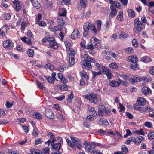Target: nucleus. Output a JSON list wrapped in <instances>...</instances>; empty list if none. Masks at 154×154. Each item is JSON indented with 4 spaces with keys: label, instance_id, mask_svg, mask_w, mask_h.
<instances>
[{
    "label": "nucleus",
    "instance_id": "473e14b6",
    "mask_svg": "<svg viewBox=\"0 0 154 154\" xmlns=\"http://www.w3.org/2000/svg\"><path fill=\"white\" fill-rule=\"evenodd\" d=\"M137 62H135L134 63H131L130 67L133 69H137L138 66V64Z\"/></svg>",
    "mask_w": 154,
    "mask_h": 154
},
{
    "label": "nucleus",
    "instance_id": "412c9836",
    "mask_svg": "<svg viewBox=\"0 0 154 154\" xmlns=\"http://www.w3.org/2000/svg\"><path fill=\"white\" fill-rule=\"evenodd\" d=\"M21 39L24 42L30 45H32V42L30 38H28L26 37H24L23 38H21Z\"/></svg>",
    "mask_w": 154,
    "mask_h": 154
},
{
    "label": "nucleus",
    "instance_id": "f704fd0d",
    "mask_svg": "<svg viewBox=\"0 0 154 154\" xmlns=\"http://www.w3.org/2000/svg\"><path fill=\"white\" fill-rule=\"evenodd\" d=\"M101 107H103L104 112H105L106 114L108 116L111 115V112L109 109L105 107L103 105H101Z\"/></svg>",
    "mask_w": 154,
    "mask_h": 154
},
{
    "label": "nucleus",
    "instance_id": "6e6552de",
    "mask_svg": "<svg viewBox=\"0 0 154 154\" xmlns=\"http://www.w3.org/2000/svg\"><path fill=\"white\" fill-rule=\"evenodd\" d=\"M129 81L132 84L136 82L137 81H144L146 82H148L149 81L148 79L146 77H138L136 78V79H135L134 78L129 79Z\"/></svg>",
    "mask_w": 154,
    "mask_h": 154
},
{
    "label": "nucleus",
    "instance_id": "72a5a7b5",
    "mask_svg": "<svg viewBox=\"0 0 154 154\" xmlns=\"http://www.w3.org/2000/svg\"><path fill=\"white\" fill-rule=\"evenodd\" d=\"M134 26H141L142 25V23L140 21L139 18H137L135 19L134 20Z\"/></svg>",
    "mask_w": 154,
    "mask_h": 154
},
{
    "label": "nucleus",
    "instance_id": "e433bc0d",
    "mask_svg": "<svg viewBox=\"0 0 154 154\" xmlns=\"http://www.w3.org/2000/svg\"><path fill=\"white\" fill-rule=\"evenodd\" d=\"M89 26L90 27V29H92V32L94 34H96L97 33V30L94 24L93 23L91 24L90 23Z\"/></svg>",
    "mask_w": 154,
    "mask_h": 154
},
{
    "label": "nucleus",
    "instance_id": "58836bf2",
    "mask_svg": "<svg viewBox=\"0 0 154 154\" xmlns=\"http://www.w3.org/2000/svg\"><path fill=\"white\" fill-rule=\"evenodd\" d=\"M142 28L141 26H134V32H140L142 30Z\"/></svg>",
    "mask_w": 154,
    "mask_h": 154
},
{
    "label": "nucleus",
    "instance_id": "a211bd4d",
    "mask_svg": "<svg viewBox=\"0 0 154 154\" xmlns=\"http://www.w3.org/2000/svg\"><path fill=\"white\" fill-rule=\"evenodd\" d=\"M95 39L96 38L95 37H92L90 39V44H91L94 48H97L98 46L97 44V42H96Z\"/></svg>",
    "mask_w": 154,
    "mask_h": 154
},
{
    "label": "nucleus",
    "instance_id": "20e7f679",
    "mask_svg": "<svg viewBox=\"0 0 154 154\" xmlns=\"http://www.w3.org/2000/svg\"><path fill=\"white\" fill-rule=\"evenodd\" d=\"M96 145L95 143L94 142L91 143V144L90 143H88L85 147V149L88 152H92L94 150Z\"/></svg>",
    "mask_w": 154,
    "mask_h": 154
},
{
    "label": "nucleus",
    "instance_id": "774afa93",
    "mask_svg": "<svg viewBox=\"0 0 154 154\" xmlns=\"http://www.w3.org/2000/svg\"><path fill=\"white\" fill-rule=\"evenodd\" d=\"M42 150L44 154H49V148L46 149V148H43L42 149Z\"/></svg>",
    "mask_w": 154,
    "mask_h": 154
},
{
    "label": "nucleus",
    "instance_id": "cd10ccee",
    "mask_svg": "<svg viewBox=\"0 0 154 154\" xmlns=\"http://www.w3.org/2000/svg\"><path fill=\"white\" fill-rule=\"evenodd\" d=\"M128 36L129 35L128 34L122 32L119 34V37L120 39L123 40L128 37Z\"/></svg>",
    "mask_w": 154,
    "mask_h": 154
},
{
    "label": "nucleus",
    "instance_id": "49530a36",
    "mask_svg": "<svg viewBox=\"0 0 154 154\" xmlns=\"http://www.w3.org/2000/svg\"><path fill=\"white\" fill-rule=\"evenodd\" d=\"M27 54L28 56L31 57H33L34 55V51L31 49H29L27 51Z\"/></svg>",
    "mask_w": 154,
    "mask_h": 154
},
{
    "label": "nucleus",
    "instance_id": "338daca9",
    "mask_svg": "<svg viewBox=\"0 0 154 154\" xmlns=\"http://www.w3.org/2000/svg\"><path fill=\"white\" fill-rule=\"evenodd\" d=\"M75 62V60L74 57H69V62L70 64L73 65L74 64Z\"/></svg>",
    "mask_w": 154,
    "mask_h": 154
},
{
    "label": "nucleus",
    "instance_id": "a878e982",
    "mask_svg": "<svg viewBox=\"0 0 154 154\" xmlns=\"http://www.w3.org/2000/svg\"><path fill=\"white\" fill-rule=\"evenodd\" d=\"M96 116L93 114L89 115L86 118V119L88 122L91 121L96 119Z\"/></svg>",
    "mask_w": 154,
    "mask_h": 154
},
{
    "label": "nucleus",
    "instance_id": "c756f323",
    "mask_svg": "<svg viewBox=\"0 0 154 154\" xmlns=\"http://www.w3.org/2000/svg\"><path fill=\"white\" fill-rule=\"evenodd\" d=\"M33 117L34 119H36L38 120L42 119V117L41 115L38 112H36L33 114Z\"/></svg>",
    "mask_w": 154,
    "mask_h": 154
},
{
    "label": "nucleus",
    "instance_id": "2f4dec72",
    "mask_svg": "<svg viewBox=\"0 0 154 154\" xmlns=\"http://www.w3.org/2000/svg\"><path fill=\"white\" fill-rule=\"evenodd\" d=\"M123 13L122 11H120L117 16V19L120 21H122L124 19L123 17Z\"/></svg>",
    "mask_w": 154,
    "mask_h": 154
},
{
    "label": "nucleus",
    "instance_id": "864d4df0",
    "mask_svg": "<svg viewBox=\"0 0 154 154\" xmlns=\"http://www.w3.org/2000/svg\"><path fill=\"white\" fill-rule=\"evenodd\" d=\"M31 152L32 154H41L40 153V151L39 150L37 149H33L31 150ZM41 154H42V152H41Z\"/></svg>",
    "mask_w": 154,
    "mask_h": 154
},
{
    "label": "nucleus",
    "instance_id": "ea45409f",
    "mask_svg": "<svg viewBox=\"0 0 154 154\" xmlns=\"http://www.w3.org/2000/svg\"><path fill=\"white\" fill-rule=\"evenodd\" d=\"M28 25L27 23L25 21H23L22 22L21 25V29L22 31H23L25 29V28L26 26H27Z\"/></svg>",
    "mask_w": 154,
    "mask_h": 154
},
{
    "label": "nucleus",
    "instance_id": "aec40b11",
    "mask_svg": "<svg viewBox=\"0 0 154 154\" xmlns=\"http://www.w3.org/2000/svg\"><path fill=\"white\" fill-rule=\"evenodd\" d=\"M57 21L59 26H62L65 24L62 18L60 16L57 17Z\"/></svg>",
    "mask_w": 154,
    "mask_h": 154
},
{
    "label": "nucleus",
    "instance_id": "680f3d73",
    "mask_svg": "<svg viewBox=\"0 0 154 154\" xmlns=\"http://www.w3.org/2000/svg\"><path fill=\"white\" fill-rule=\"evenodd\" d=\"M132 44L133 46L135 47H137L138 46L137 41L135 39H133L132 41Z\"/></svg>",
    "mask_w": 154,
    "mask_h": 154
},
{
    "label": "nucleus",
    "instance_id": "79ce46f5",
    "mask_svg": "<svg viewBox=\"0 0 154 154\" xmlns=\"http://www.w3.org/2000/svg\"><path fill=\"white\" fill-rule=\"evenodd\" d=\"M92 73L93 74V78H94L97 75H100L101 74V70H100L98 72H96L94 71H92Z\"/></svg>",
    "mask_w": 154,
    "mask_h": 154
},
{
    "label": "nucleus",
    "instance_id": "e2e57ef3",
    "mask_svg": "<svg viewBox=\"0 0 154 154\" xmlns=\"http://www.w3.org/2000/svg\"><path fill=\"white\" fill-rule=\"evenodd\" d=\"M38 24L41 27H45L46 26V23L44 21H39L38 22Z\"/></svg>",
    "mask_w": 154,
    "mask_h": 154
},
{
    "label": "nucleus",
    "instance_id": "c9c22d12",
    "mask_svg": "<svg viewBox=\"0 0 154 154\" xmlns=\"http://www.w3.org/2000/svg\"><path fill=\"white\" fill-rule=\"evenodd\" d=\"M111 71L110 70H108L105 72L104 74H106L109 79H110L113 76V75L111 73Z\"/></svg>",
    "mask_w": 154,
    "mask_h": 154
},
{
    "label": "nucleus",
    "instance_id": "4d7b16f0",
    "mask_svg": "<svg viewBox=\"0 0 154 154\" xmlns=\"http://www.w3.org/2000/svg\"><path fill=\"white\" fill-rule=\"evenodd\" d=\"M29 126H22V128L25 133H27L29 130Z\"/></svg>",
    "mask_w": 154,
    "mask_h": 154
},
{
    "label": "nucleus",
    "instance_id": "a19ab883",
    "mask_svg": "<svg viewBox=\"0 0 154 154\" xmlns=\"http://www.w3.org/2000/svg\"><path fill=\"white\" fill-rule=\"evenodd\" d=\"M65 45L66 47V50L67 51H71V48H70L71 46L70 43L68 41H65L64 42Z\"/></svg>",
    "mask_w": 154,
    "mask_h": 154
},
{
    "label": "nucleus",
    "instance_id": "0e129e2a",
    "mask_svg": "<svg viewBox=\"0 0 154 154\" xmlns=\"http://www.w3.org/2000/svg\"><path fill=\"white\" fill-rule=\"evenodd\" d=\"M94 63V65L96 67V70H99L100 69V64L95 61H94V62H93Z\"/></svg>",
    "mask_w": 154,
    "mask_h": 154
},
{
    "label": "nucleus",
    "instance_id": "052dcab7",
    "mask_svg": "<svg viewBox=\"0 0 154 154\" xmlns=\"http://www.w3.org/2000/svg\"><path fill=\"white\" fill-rule=\"evenodd\" d=\"M85 41L84 39H82L81 41V42L80 44V45L81 47L82 48H85L86 47L85 45Z\"/></svg>",
    "mask_w": 154,
    "mask_h": 154
},
{
    "label": "nucleus",
    "instance_id": "bb28decb",
    "mask_svg": "<svg viewBox=\"0 0 154 154\" xmlns=\"http://www.w3.org/2000/svg\"><path fill=\"white\" fill-rule=\"evenodd\" d=\"M127 12L128 16L131 17H134L135 16V13L134 11L131 9H128Z\"/></svg>",
    "mask_w": 154,
    "mask_h": 154
},
{
    "label": "nucleus",
    "instance_id": "c03bdc74",
    "mask_svg": "<svg viewBox=\"0 0 154 154\" xmlns=\"http://www.w3.org/2000/svg\"><path fill=\"white\" fill-rule=\"evenodd\" d=\"M97 27L98 32H99L101 30V21L100 20H98L97 21Z\"/></svg>",
    "mask_w": 154,
    "mask_h": 154
},
{
    "label": "nucleus",
    "instance_id": "f257e3e1",
    "mask_svg": "<svg viewBox=\"0 0 154 154\" xmlns=\"http://www.w3.org/2000/svg\"><path fill=\"white\" fill-rule=\"evenodd\" d=\"M84 97L91 102L94 104H96L98 101L97 96L96 94L93 93L84 96Z\"/></svg>",
    "mask_w": 154,
    "mask_h": 154
},
{
    "label": "nucleus",
    "instance_id": "7c9ffc66",
    "mask_svg": "<svg viewBox=\"0 0 154 154\" xmlns=\"http://www.w3.org/2000/svg\"><path fill=\"white\" fill-rule=\"evenodd\" d=\"M49 45L51 48L54 49H57L58 47L57 43L54 42L50 43Z\"/></svg>",
    "mask_w": 154,
    "mask_h": 154
},
{
    "label": "nucleus",
    "instance_id": "4468645a",
    "mask_svg": "<svg viewBox=\"0 0 154 154\" xmlns=\"http://www.w3.org/2000/svg\"><path fill=\"white\" fill-rule=\"evenodd\" d=\"M33 6L37 9H39L41 7V4L37 0H30Z\"/></svg>",
    "mask_w": 154,
    "mask_h": 154
},
{
    "label": "nucleus",
    "instance_id": "de8ad7c7",
    "mask_svg": "<svg viewBox=\"0 0 154 154\" xmlns=\"http://www.w3.org/2000/svg\"><path fill=\"white\" fill-rule=\"evenodd\" d=\"M46 68H47L51 71H52L54 69V67L50 63H48L46 64L45 66Z\"/></svg>",
    "mask_w": 154,
    "mask_h": 154
},
{
    "label": "nucleus",
    "instance_id": "4c0bfd02",
    "mask_svg": "<svg viewBox=\"0 0 154 154\" xmlns=\"http://www.w3.org/2000/svg\"><path fill=\"white\" fill-rule=\"evenodd\" d=\"M87 0H81L80 4L82 7L85 8L86 7Z\"/></svg>",
    "mask_w": 154,
    "mask_h": 154
},
{
    "label": "nucleus",
    "instance_id": "6ab92c4d",
    "mask_svg": "<svg viewBox=\"0 0 154 154\" xmlns=\"http://www.w3.org/2000/svg\"><path fill=\"white\" fill-rule=\"evenodd\" d=\"M142 93L145 95H147L151 92V90L147 87H144L142 89Z\"/></svg>",
    "mask_w": 154,
    "mask_h": 154
},
{
    "label": "nucleus",
    "instance_id": "f3484780",
    "mask_svg": "<svg viewBox=\"0 0 154 154\" xmlns=\"http://www.w3.org/2000/svg\"><path fill=\"white\" fill-rule=\"evenodd\" d=\"M7 25L3 26L0 29V34L2 36H5V34L7 32Z\"/></svg>",
    "mask_w": 154,
    "mask_h": 154
},
{
    "label": "nucleus",
    "instance_id": "2eb2a0df",
    "mask_svg": "<svg viewBox=\"0 0 154 154\" xmlns=\"http://www.w3.org/2000/svg\"><path fill=\"white\" fill-rule=\"evenodd\" d=\"M61 147V143H54L52 145V149L54 151H59Z\"/></svg>",
    "mask_w": 154,
    "mask_h": 154
},
{
    "label": "nucleus",
    "instance_id": "4be33fe9",
    "mask_svg": "<svg viewBox=\"0 0 154 154\" xmlns=\"http://www.w3.org/2000/svg\"><path fill=\"white\" fill-rule=\"evenodd\" d=\"M140 61L147 63L152 61L151 59L148 56H145L140 58Z\"/></svg>",
    "mask_w": 154,
    "mask_h": 154
},
{
    "label": "nucleus",
    "instance_id": "09e8293b",
    "mask_svg": "<svg viewBox=\"0 0 154 154\" xmlns=\"http://www.w3.org/2000/svg\"><path fill=\"white\" fill-rule=\"evenodd\" d=\"M135 133L138 135H144L145 133L143 131V129H140L139 130H136L135 131Z\"/></svg>",
    "mask_w": 154,
    "mask_h": 154
},
{
    "label": "nucleus",
    "instance_id": "9b49d317",
    "mask_svg": "<svg viewBox=\"0 0 154 154\" xmlns=\"http://www.w3.org/2000/svg\"><path fill=\"white\" fill-rule=\"evenodd\" d=\"M82 67L83 69L89 70L92 68V66L90 63L88 62H84L82 61Z\"/></svg>",
    "mask_w": 154,
    "mask_h": 154
},
{
    "label": "nucleus",
    "instance_id": "a18cd8bd",
    "mask_svg": "<svg viewBox=\"0 0 154 154\" xmlns=\"http://www.w3.org/2000/svg\"><path fill=\"white\" fill-rule=\"evenodd\" d=\"M119 76L120 77L122 78L125 81H126L129 79V76L125 74L122 73L121 74H119Z\"/></svg>",
    "mask_w": 154,
    "mask_h": 154
},
{
    "label": "nucleus",
    "instance_id": "423d86ee",
    "mask_svg": "<svg viewBox=\"0 0 154 154\" xmlns=\"http://www.w3.org/2000/svg\"><path fill=\"white\" fill-rule=\"evenodd\" d=\"M71 38L73 39H78L80 37V33L77 29H75L71 34Z\"/></svg>",
    "mask_w": 154,
    "mask_h": 154
},
{
    "label": "nucleus",
    "instance_id": "dca6fc26",
    "mask_svg": "<svg viewBox=\"0 0 154 154\" xmlns=\"http://www.w3.org/2000/svg\"><path fill=\"white\" fill-rule=\"evenodd\" d=\"M127 61L130 62L131 63H134L135 62H137V56H134L133 55L130 56L127 58Z\"/></svg>",
    "mask_w": 154,
    "mask_h": 154
},
{
    "label": "nucleus",
    "instance_id": "c85d7f7f",
    "mask_svg": "<svg viewBox=\"0 0 154 154\" xmlns=\"http://www.w3.org/2000/svg\"><path fill=\"white\" fill-rule=\"evenodd\" d=\"M111 23V21L110 19V17H107L106 20V23L105 25L106 27L108 28L109 27Z\"/></svg>",
    "mask_w": 154,
    "mask_h": 154
},
{
    "label": "nucleus",
    "instance_id": "39448f33",
    "mask_svg": "<svg viewBox=\"0 0 154 154\" xmlns=\"http://www.w3.org/2000/svg\"><path fill=\"white\" fill-rule=\"evenodd\" d=\"M122 83V80L119 79L109 81V85L112 87L119 86Z\"/></svg>",
    "mask_w": 154,
    "mask_h": 154
},
{
    "label": "nucleus",
    "instance_id": "7ed1b4c3",
    "mask_svg": "<svg viewBox=\"0 0 154 154\" xmlns=\"http://www.w3.org/2000/svg\"><path fill=\"white\" fill-rule=\"evenodd\" d=\"M14 45V43L11 40H9L4 41L3 42V47L6 49L10 50L12 49Z\"/></svg>",
    "mask_w": 154,
    "mask_h": 154
},
{
    "label": "nucleus",
    "instance_id": "9d476101",
    "mask_svg": "<svg viewBox=\"0 0 154 154\" xmlns=\"http://www.w3.org/2000/svg\"><path fill=\"white\" fill-rule=\"evenodd\" d=\"M111 12L109 14V17L112 18L115 16L117 14V11L116 7L114 5L110 7Z\"/></svg>",
    "mask_w": 154,
    "mask_h": 154
},
{
    "label": "nucleus",
    "instance_id": "603ef678",
    "mask_svg": "<svg viewBox=\"0 0 154 154\" xmlns=\"http://www.w3.org/2000/svg\"><path fill=\"white\" fill-rule=\"evenodd\" d=\"M36 82L38 86V87L40 89L43 90L44 89V87L43 85L38 80H36Z\"/></svg>",
    "mask_w": 154,
    "mask_h": 154
},
{
    "label": "nucleus",
    "instance_id": "69168bd1",
    "mask_svg": "<svg viewBox=\"0 0 154 154\" xmlns=\"http://www.w3.org/2000/svg\"><path fill=\"white\" fill-rule=\"evenodd\" d=\"M150 73L152 75H154V66H151L149 68Z\"/></svg>",
    "mask_w": 154,
    "mask_h": 154
},
{
    "label": "nucleus",
    "instance_id": "1a4fd4ad",
    "mask_svg": "<svg viewBox=\"0 0 154 154\" xmlns=\"http://www.w3.org/2000/svg\"><path fill=\"white\" fill-rule=\"evenodd\" d=\"M81 58L84 59V60L82 61L86 62H94L95 60L94 58H91L87 54H84L83 56L81 55Z\"/></svg>",
    "mask_w": 154,
    "mask_h": 154
},
{
    "label": "nucleus",
    "instance_id": "37998d69",
    "mask_svg": "<svg viewBox=\"0 0 154 154\" xmlns=\"http://www.w3.org/2000/svg\"><path fill=\"white\" fill-rule=\"evenodd\" d=\"M109 66L112 69H117L118 68V66L116 63L113 62L109 64Z\"/></svg>",
    "mask_w": 154,
    "mask_h": 154
},
{
    "label": "nucleus",
    "instance_id": "5fc2aeb1",
    "mask_svg": "<svg viewBox=\"0 0 154 154\" xmlns=\"http://www.w3.org/2000/svg\"><path fill=\"white\" fill-rule=\"evenodd\" d=\"M94 47L90 44H87L86 46L85 49H90L91 50H92L94 49Z\"/></svg>",
    "mask_w": 154,
    "mask_h": 154
},
{
    "label": "nucleus",
    "instance_id": "3c124183",
    "mask_svg": "<svg viewBox=\"0 0 154 154\" xmlns=\"http://www.w3.org/2000/svg\"><path fill=\"white\" fill-rule=\"evenodd\" d=\"M46 79L49 83L51 84H53L54 83V81L55 79L51 76H50L48 77H46Z\"/></svg>",
    "mask_w": 154,
    "mask_h": 154
},
{
    "label": "nucleus",
    "instance_id": "b1692460",
    "mask_svg": "<svg viewBox=\"0 0 154 154\" xmlns=\"http://www.w3.org/2000/svg\"><path fill=\"white\" fill-rule=\"evenodd\" d=\"M101 105L100 106L97 112L96 115L99 116H103V107H101Z\"/></svg>",
    "mask_w": 154,
    "mask_h": 154
},
{
    "label": "nucleus",
    "instance_id": "393cba45",
    "mask_svg": "<svg viewBox=\"0 0 154 154\" xmlns=\"http://www.w3.org/2000/svg\"><path fill=\"white\" fill-rule=\"evenodd\" d=\"M144 139L143 137L140 136L137 137L135 138L134 143L136 144H138L140 143Z\"/></svg>",
    "mask_w": 154,
    "mask_h": 154
},
{
    "label": "nucleus",
    "instance_id": "8fccbe9b",
    "mask_svg": "<svg viewBox=\"0 0 154 154\" xmlns=\"http://www.w3.org/2000/svg\"><path fill=\"white\" fill-rule=\"evenodd\" d=\"M61 3L62 5H70L71 4V1L70 0H62Z\"/></svg>",
    "mask_w": 154,
    "mask_h": 154
},
{
    "label": "nucleus",
    "instance_id": "f03ea898",
    "mask_svg": "<svg viewBox=\"0 0 154 154\" xmlns=\"http://www.w3.org/2000/svg\"><path fill=\"white\" fill-rule=\"evenodd\" d=\"M137 103L134 105V107L136 110H139L140 107L139 106H143L146 103V100L143 97H139L137 99Z\"/></svg>",
    "mask_w": 154,
    "mask_h": 154
},
{
    "label": "nucleus",
    "instance_id": "bf43d9fd",
    "mask_svg": "<svg viewBox=\"0 0 154 154\" xmlns=\"http://www.w3.org/2000/svg\"><path fill=\"white\" fill-rule=\"evenodd\" d=\"M148 138L149 139L152 140L154 139V132H150V134L148 135Z\"/></svg>",
    "mask_w": 154,
    "mask_h": 154
},
{
    "label": "nucleus",
    "instance_id": "6e6d98bb",
    "mask_svg": "<svg viewBox=\"0 0 154 154\" xmlns=\"http://www.w3.org/2000/svg\"><path fill=\"white\" fill-rule=\"evenodd\" d=\"M62 12L60 13L59 14V16H66V10L65 9L62 10Z\"/></svg>",
    "mask_w": 154,
    "mask_h": 154
},
{
    "label": "nucleus",
    "instance_id": "13d9d810",
    "mask_svg": "<svg viewBox=\"0 0 154 154\" xmlns=\"http://www.w3.org/2000/svg\"><path fill=\"white\" fill-rule=\"evenodd\" d=\"M56 117L57 118L60 120H63L64 119L63 116L60 113L57 114Z\"/></svg>",
    "mask_w": 154,
    "mask_h": 154
},
{
    "label": "nucleus",
    "instance_id": "f8f14e48",
    "mask_svg": "<svg viewBox=\"0 0 154 154\" xmlns=\"http://www.w3.org/2000/svg\"><path fill=\"white\" fill-rule=\"evenodd\" d=\"M13 3L16 11H18L21 9V7L20 2L18 0H14Z\"/></svg>",
    "mask_w": 154,
    "mask_h": 154
},
{
    "label": "nucleus",
    "instance_id": "5701e85b",
    "mask_svg": "<svg viewBox=\"0 0 154 154\" xmlns=\"http://www.w3.org/2000/svg\"><path fill=\"white\" fill-rule=\"evenodd\" d=\"M98 122L100 125H107L108 124V122L107 120L106 119H100L98 121Z\"/></svg>",
    "mask_w": 154,
    "mask_h": 154
},
{
    "label": "nucleus",
    "instance_id": "ddd939ff",
    "mask_svg": "<svg viewBox=\"0 0 154 154\" xmlns=\"http://www.w3.org/2000/svg\"><path fill=\"white\" fill-rule=\"evenodd\" d=\"M45 116L49 119H53L54 118V116L53 112L49 109L45 110Z\"/></svg>",
    "mask_w": 154,
    "mask_h": 154
},
{
    "label": "nucleus",
    "instance_id": "0eeeda50",
    "mask_svg": "<svg viewBox=\"0 0 154 154\" xmlns=\"http://www.w3.org/2000/svg\"><path fill=\"white\" fill-rule=\"evenodd\" d=\"M90 23L88 22L86 23L85 25L83 26V29L84 32L83 35L84 36H86L88 33V30L90 29V27L89 26Z\"/></svg>",
    "mask_w": 154,
    "mask_h": 154
}]
</instances>
